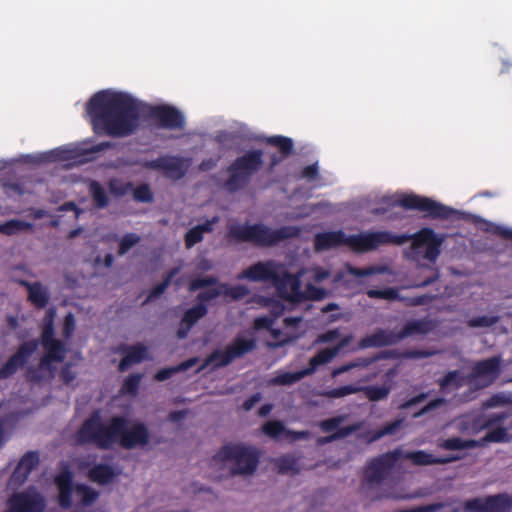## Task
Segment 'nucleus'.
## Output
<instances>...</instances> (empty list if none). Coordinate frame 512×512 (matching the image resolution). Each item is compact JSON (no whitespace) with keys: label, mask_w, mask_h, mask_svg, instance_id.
Masks as SVG:
<instances>
[{"label":"nucleus","mask_w":512,"mask_h":512,"mask_svg":"<svg viewBox=\"0 0 512 512\" xmlns=\"http://www.w3.org/2000/svg\"><path fill=\"white\" fill-rule=\"evenodd\" d=\"M147 105L132 94L117 89L96 92L85 105V116L98 134L124 137L139 126V116Z\"/></svg>","instance_id":"1"},{"label":"nucleus","mask_w":512,"mask_h":512,"mask_svg":"<svg viewBox=\"0 0 512 512\" xmlns=\"http://www.w3.org/2000/svg\"><path fill=\"white\" fill-rule=\"evenodd\" d=\"M148 440L149 433L143 423L127 421L121 417H114L104 423L99 413L93 414L77 434L78 442H92L103 448L114 443H119L125 448H134L146 445Z\"/></svg>","instance_id":"2"},{"label":"nucleus","mask_w":512,"mask_h":512,"mask_svg":"<svg viewBox=\"0 0 512 512\" xmlns=\"http://www.w3.org/2000/svg\"><path fill=\"white\" fill-rule=\"evenodd\" d=\"M238 279H246L252 282L272 281L280 298L292 305L301 302L305 298L321 299L325 292L311 283H307L302 291L296 277L286 273L285 268L273 261L258 262L244 269Z\"/></svg>","instance_id":"3"},{"label":"nucleus","mask_w":512,"mask_h":512,"mask_svg":"<svg viewBox=\"0 0 512 512\" xmlns=\"http://www.w3.org/2000/svg\"><path fill=\"white\" fill-rule=\"evenodd\" d=\"M507 417L506 414H479L467 415L457 420L456 425L463 433L476 435L484 429H488L487 434L480 440H463L454 437L442 441L439 446L446 450H462L483 446L486 443L508 442L512 439L509 428L497 426V424Z\"/></svg>","instance_id":"4"},{"label":"nucleus","mask_w":512,"mask_h":512,"mask_svg":"<svg viewBox=\"0 0 512 512\" xmlns=\"http://www.w3.org/2000/svg\"><path fill=\"white\" fill-rule=\"evenodd\" d=\"M201 288H205V291L199 295L201 303L187 310L184 314L181 327L178 331V335L181 338L185 337L191 326L206 314L207 308L203 304L204 301L218 296H223L225 299L238 300L248 294V289L245 286H229L225 284L215 285V280L211 277L195 279L190 284V290L192 291Z\"/></svg>","instance_id":"5"},{"label":"nucleus","mask_w":512,"mask_h":512,"mask_svg":"<svg viewBox=\"0 0 512 512\" xmlns=\"http://www.w3.org/2000/svg\"><path fill=\"white\" fill-rule=\"evenodd\" d=\"M403 237L392 236L391 233L379 231L373 233H361L358 235H346L342 231L324 232L315 237L317 251H325L340 246H346L356 252H367L388 242H403Z\"/></svg>","instance_id":"6"},{"label":"nucleus","mask_w":512,"mask_h":512,"mask_svg":"<svg viewBox=\"0 0 512 512\" xmlns=\"http://www.w3.org/2000/svg\"><path fill=\"white\" fill-rule=\"evenodd\" d=\"M391 235L395 237H403V243L408 239H411V246L408 252V256L416 262L420 263L422 261H426L428 263L426 270L428 271L429 275L423 282L417 283L415 286L426 285L437 278V272L433 268V264L438 258L440 254V247L445 240V236L443 234H437L430 228H423L412 236ZM393 243L397 244L396 242ZM400 244H402V242Z\"/></svg>","instance_id":"7"},{"label":"nucleus","mask_w":512,"mask_h":512,"mask_svg":"<svg viewBox=\"0 0 512 512\" xmlns=\"http://www.w3.org/2000/svg\"><path fill=\"white\" fill-rule=\"evenodd\" d=\"M259 454L255 448L241 444H230L222 447L212 458L211 466L220 475L226 473L250 475L258 465Z\"/></svg>","instance_id":"8"},{"label":"nucleus","mask_w":512,"mask_h":512,"mask_svg":"<svg viewBox=\"0 0 512 512\" xmlns=\"http://www.w3.org/2000/svg\"><path fill=\"white\" fill-rule=\"evenodd\" d=\"M352 340L351 335H341L339 330H330L318 337V342L329 343L333 347L321 350L310 360V368L299 372H279L273 379L271 384L288 385L292 384L306 375L313 373L319 366L329 363L344 347Z\"/></svg>","instance_id":"9"},{"label":"nucleus","mask_w":512,"mask_h":512,"mask_svg":"<svg viewBox=\"0 0 512 512\" xmlns=\"http://www.w3.org/2000/svg\"><path fill=\"white\" fill-rule=\"evenodd\" d=\"M501 359L492 357L476 363L467 378L460 377L459 373L451 372L441 383L443 391H451L467 384L471 388H484L490 385L499 375Z\"/></svg>","instance_id":"10"},{"label":"nucleus","mask_w":512,"mask_h":512,"mask_svg":"<svg viewBox=\"0 0 512 512\" xmlns=\"http://www.w3.org/2000/svg\"><path fill=\"white\" fill-rule=\"evenodd\" d=\"M382 203L387 207L401 206L405 209L418 210L427 216L435 218H448L457 213L456 210L431 198L407 192H397L392 195L383 196Z\"/></svg>","instance_id":"11"},{"label":"nucleus","mask_w":512,"mask_h":512,"mask_svg":"<svg viewBox=\"0 0 512 512\" xmlns=\"http://www.w3.org/2000/svg\"><path fill=\"white\" fill-rule=\"evenodd\" d=\"M55 484L58 490V503L61 508H70L74 496L82 506L91 505L97 498L98 492L85 485H72V473L67 466H63L55 477Z\"/></svg>","instance_id":"12"},{"label":"nucleus","mask_w":512,"mask_h":512,"mask_svg":"<svg viewBox=\"0 0 512 512\" xmlns=\"http://www.w3.org/2000/svg\"><path fill=\"white\" fill-rule=\"evenodd\" d=\"M55 317L53 310L47 312L46 317L43 320V331H42V345L44 349V355L40 361V375L33 376L32 378H45L52 376L55 364L60 363L65 355L64 346L53 338L52 323Z\"/></svg>","instance_id":"13"},{"label":"nucleus","mask_w":512,"mask_h":512,"mask_svg":"<svg viewBox=\"0 0 512 512\" xmlns=\"http://www.w3.org/2000/svg\"><path fill=\"white\" fill-rule=\"evenodd\" d=\"M296 227L288 226L278 231H272L263 225H233L230 235L238 240L251 241L260 245H271L284 238L297 235Z\"/></svg>","instance_id":"14"},{"label":"nucleus","mask_w":512,"mask_h":512,"mask_svg":"<svg viewBox=\"0 0 512 512\" xmlns=\"http://www.w3.org/2000/svg\"><path fill=\"white\" fill-rule=\"evenodd\" d=\"M262 165V152L249 151L239 157L229 168V177L225 182L228 190H236L247 183L250 176Z\"/></svg>","instance_id":"15"},{"label":"nucleus","mask_w":512,"mask_h":512,"mask_svg":"<svg viewBox=\"0 0 512 512\" xmlns=\"http://www.w3.org/2000/svg\"><path fill=\"white\" fill-rule=\"evenodd\" d=\"M103 148V145L92 146L88 142L80 144H71L42 154L39 157L40 162H61L64 166L81 164L90 159L89 154Z\"/></svg>","instance_id":"16"},{"label":"nucleus","mask_w":512,"mask_h":512,"mask_svg":"<svg viewBox=\"0 0 512 512\" xmlns=\"http://www.w3.org/2000/svg\"><path fill=\"white\" fill-rule=\"evenodd\" d=\"M255 345V337L252 331L240 334L225 350L216 351L204 363L201 368L209 365L223 366L237 357L251 351Z\"/></svg>","instance_id":"17"},{"label":"nucleus","mask_w":512,"mask_h":512,"mask_svg":"<svg viewBox=\"0 0 512 512\" xmlns=\"http://www.w3.org/2000/svg\"><path fill=\"white\" fill-rule=\"evenodd\" d=\"M299 318H285L283 320V328H278L276 325V318L267 316L258 317L254 321V329L269 331L271 336L275 339V345L284 344L290 340L298 337V323Z\"/></svg>","instance_id":"18"},{"label":"nucleus","mask_w":512,"mask_h":512,"mask_svg":"<svg viewBox=\"0 0 512 512\" xmlns=\"http://www.w3.org/2000/svg\"><path fill=\"white\" fill-rule=\"evenodd\" d=\"M512 498L507 494L478 497L464 503L466 512H509Z\"/></svg>","instance_id":"19"},{"label":"nucleus","mask_w":512,"mask_h":512,"mask_svg":"<svg viewBox=\"0 0 512 512\" xmlns=\"http://www.w3.org/2000/svg\"><path fill=\"white\" fill-rule=\"evenodd\" d=\"M378 359H359L349 364L338 367L332 371V376L336 377L342 373L353 371L355 377H359L361 382L372 380L379 372Z\"/></svg>","instance_id":"20"},{"label":"nucleus","mask_w":512,"mask_h":512,"mask_svg":"<svg viewBox=\"0 0 512 512\" xmlns=\"http://www.w3.org/2000/svg\"><path fill=\"white\" fill-rule=\"evenodd\" d=\"M189 166L188 160L176 157H161L145 164V167L162 171L167 177L172 179L182 177Z\"/></svg>","instance_id":"21"},{"label":"nucleus","mask_w":512,"mask_h":512,"mask_svg":"<svg viewBox=\"0 0 512 512\" xmlns=\"http://www.w3.org/2000/svg\"><path fill=\"white\" fill-rule=\"evenodd\" d=\"M149 111L163 127L177 129L184 126V116L175 107L162 104L150 107Z\"/></svg>","instance_id":"22"},{"label":"nucleus","mask_w":512,"mask_h":512,"mask_svg":"<svg viewBox=\"0 0 512 512\" xmlns=\"http://www.w3.org/2000/svg\"><path fill=\"white\" fill-rule=\"evenodd\" d=\"M38 463L39 458L36 453H27L24 455L9 479L8 488L14 490L22 485L27 479L29 473L38 465Z\"/></svg>","instance_id":"23"},{"label":"nucleus","mask_w":512,"mask_h":512,"mask_svg":"<svg viewBox=\"0 0 512 512\" xmlns=\"http://www.w3.org/2000/svg\"><path fill=\"white\" fill-rule=\"evenodd\" d=\"M37 344L28 342L23 344L18 353L9 359V361L0 369V378H7L12 375L21 365L28 362L35 353Z\"/></svg>","instance_id":"24"},{"label":"nucleus","mask_w":512,"mask_h":512,"mask_svg":"<svg viewBox=\"0 0 512 512\" xmlns=\"http://www.w3.org/2000/svg\"><path fill=\"white\" fill-rule=\"evenodd\" d=\"M396 458V453H393L372 461L365 470V479L371 483L379 482L386 476Z\"/></svg>","instance_id":"25"},{"label":"nucleus","mask_w":512,"mask_h":512,"mask_svg":"<svg viewBox=\"0 0 512 512\" xmlns=\"http://www.w3.org/2000/svg\"><path fill=\"white\" fill-rule=\"evenodd\" d=\"M263 433L275 439H298L305 435L304 432H291L278 421H270L263 425Z\"/></svg>","instance_id":"26"},{"label":"nucleus","mask_w":512,"mask_h":512,"mask_svg":"<svg viewBox=\"0 0 512 512\" xmlns=\"http://www.w3.org/2000/svg\"><path fill=\"white\" fill-rule=\"evenodd\" d=\"M407 458L411 459V461L415 464L419 465H428L434 463H448L455 460H458L459 456H453L448 458H436L432 454H428L424 451H417L406 455Z\"/></svg>","instance_id":"27"},{"label":"nucleus","mask_w":512,"mask_h":512,"mask_svg":"<svg viewBox=\"0 0 512 512\" xmlns=\"http://www.w3.org/2000/svg\"><path fill=\"white\" fill-rule=\"evenodd\" d=\"M401 336H396L391 333H386L384 331L377 332L371 336L364 338L361 341L360 346L362 348L372 347V346H382L388 345L395 342Z\"/></svg>","instance_id":"28"},{"label":"nucleus","mask_w":512,"mask_h":512,"mask_svg":"<svg viewBox=\"0 0 512 512\" xmlns=\"http://www.w3.org/2000/svg\"><path fill=\"white\" fill-rule=\"evenodd\" d=\"M117 472L110 466L97 465L89 471V478L99 484L109 483Z\"/></svg>","instance_id":"29"},{"label":"nucleus","mask_w":512,"mask_h":512,"mask_svg":"<svg viewBox=\"0 0 512 512\" xmlns=\"http://www.w3.org/2000/svg\"><path fill=\"white\" fill-rule=\"evenodd\" d=\"M341 420H342L341 418H334V419L323 421L321 423V427H322L323 431H325V432H333V431H335V433L331 437L320 438L318 440L319 444H324V443H326L328 441H331L332 439H335V438H338V437H343V436L347 435L350 432V430L346 429V428L338 429V426H339Z\"/></svg>","instance_id":"30"},{"label":"nucleus","mask_w":512,"mask_h":512,"mask_svg":"<svg viewBox=\"0 0 512 512\" xmlns=\"http://www.w3.org/2000/svg\"><path fill=\"white\" fill-rule=\"evenodd\" d=\"M146 355V349L141 345L129 348L119 365L120 370L124 371L132 364L140 362L146 357Z\"/></svg>","instance_id":"31"},{"label":"nucleus","mask_w":512,"mask_h":512,"mask_svg":"<svg viewBox=\"0 0 512 512\" xmlns=\"http://www.w3.org/2000/svg\"><path fill=\"white\" fill-rule=\"evenodd\" d=\"M27 288L30 301L38 307H43L48 300L46 289L39 283L29 284Z\"/></svg>","instance_id":"32"},{"label":"nucleus","mask_w":512,"mask_h":512,"mask_svg":"<svg viewBox=\"0 0 512 512\" xmlns=\"http://www.w3.org/2000/svg\"><path fill=\"white\" fill-rule=\"evenodd\" d=\"M32 224L26 221L11 220L0 224V232L7 235L19 233L31 229Z\"/></svg>","instance_id":"33"},{"label":"nucleus","mask_w":512,"mask_h":512,"mask_svg":"<svg viewBox=\"0 0 512 512\" xmlns=\"http://www.w3.org/2000/svg\"><path fill=\"white\" fill-rule=\"evenodd\" d=\"M509 404H512V393L501 392V393H497V394L493 395L487 401H485L483 404V407L485 409H488V408L504 407Z\"/></svg>","instance_id":"34"},{"label":"nucleus","mask_w":512,"mask_h":512,"mask_svg":"<svg viewBox=\"0 0 512 512\" xmlns=\"http://www.w3.org/2000/svg\"><path fill=\"white\" fill-rule=\"evenodd\" d=\"M211 225L212 223H205L190 229L186 234L187 247H192L199 242L202 239L203 233L211 230Z\"/></svg>","instance_id":"35"},{"label":"nucleus","mask_w":512,"mask_h":512,"mask_svg":"<svg viewBox=\"0 0 512 512\" xmlns=\"http://www.w3.org/2000/svg\"><path fill=\"white\" fill-rule=\"evenodd\" d=\"M197 362V359L193 358V359H190L178 366H175V367H172V368H166V369H163L161 371H159L155 378L159 381H163V380H166L168 379L172 374L178 372V371H183V370H186L192 366H194Z\"/></svg>","instance_id":"36"},{"label":"nucleus","mask_w":512,"mask_h":512,"mask_svg":"<svg viewBox=\"0 0 512 512\" xmlns=\"http://www.w3.org/2000/svg\"><path fill=\"white\" fill-rule=\"evenodd\" d=\"M460 509L459 505L452 506L450 504H433L428 506H423L415 509H411L404 512H458Z\"/></svg>","instance_id":"37"},{"label":"nucleus","mask_w":512,"mask_h":512,"mask_svg":"<svg viewBox=\"0 0 512 512\" xmlns=\"http://www.w3.org/2000/svg\"><path fill=\"white\" fill-rule=\"evenodd\" d=\"M482 229H484L487 232L499 235L500 237H502L504 239H512V229H510L508 227H505L502 225H497L494 223L485 222L482 225Z\"/></svg>","instance_id":"38"},{"label":"nucleus","mask_w":512,"mask_h":512,"mask_svg":"<svg viewBox=\"0 0 512 512\" xmlns=\"http://www.w3.org/2000/svg\"><path fill=\"white\" fill-rule=\"evenodd\" d=\"M266 141L277 147L283 154H288L293 146L292 140L282 136H273L267 138Z\"/></svg>","instance_id":"39"},{"label":"nucleus","mask_w":512,"mask_h":512,"mask_svg":"<svg viewBox=\"0 0 512 512\" xmlns=\"http://www.w3.org/2000/svg\"><path fill=\"white\" fill-rule=\"evenodd\" d=\"M89 188L97 207L102 208L106 206L108 198L103 189L95 182L90 183Z\"/></svg>","instance_id":"40"},{"label":"nucleus","mask_w":512,"mask_h":512,"mask_svg":"<svg viewBox=\"0 0 512 512\" xmlns=\"http://www.w3.org/2000/svg\"><path fill=\"white\" fill-rule=\"evenodd\" d=\"M362 390V387L355 384L346 385L327 392L329 397L341 398L350 394H354Z\"/></svg>","instance_id":"41"},{"label":"nucleus","mask_w":512,"mask_h":512,"mask_svg":"<svg viewBox=\"0 0 512 512\" xmlns=\"http://www.w3.org/2000/svg\"><path fill=\"white\" fill-rule=\"evenodd\" d=\"M368 296L371 298H381L386 300H396L400 299L398 291L388 288V289H371L367 292Z\"/></svg>","instance_id":"42"},{"label":"nucleus","mask_w":512,"mask_h":512,"mask_svg":"<svg viewBox=\"0 0 512 512\" xmlns=\"http://www.w3.org/2000/svg\"><path fill=\"white\" fill-rule=\"evenodd\" d=\"M389 391L390 389L385 386L368 387L365 389V394L370 400L377 401L386 398L389 394Z\"/></svg>","instance_id":"43"},{"label":"nucleus","mask_w":512,"mask_h":512,"mask_svg":"<svg viewBox=\"0 0 512 512\" xmlns=\"http://www.w3.org/2000/svg\"><path fill=\"white\" fill-rule=\"evenodd\" d=\"M386 270L385 267L380 266H371L364 269H356V268H348L350 274L356 277L369 276L373 274L383 273Z\"/></svg>","instance_id":"44"},{"label":"nucleus","mask_w":512,"mask_h":512,"mask_svg":"<svg viewBox=\"0 0 512 512\" xmlns=\"http://www.w3.org/2000/svg\"><path fill=\"white\" fill-rule=\"evenodd\" d=\"M496 322V318L492 316H479L469 319L470 327H489Z\"/></svg>","instance_id":"45"},{"label":"nucleus","mask_w":512,"mask_h":512,"mask_svg":"<svg viewBox=\"0 0 512 512\" xmlns=\"http://www.w3.org/2000/svg\"><path fill=\"white\" fill-rule=\"evenodd\" d=\"M139 241V238L135 234H128L124 236L120 242V254L126 253L132 246Z\"/></svg>","instance_id":"46"},{"label":"nucleus","mask_w":512,"mask_h":512,"mask_svg":"<svg viewBox=\"0 0 512 512\" xmlns=\"http://www.w3.org/2000/svg\"><path fill=\"white\" fill-rule=\"evenodd\" d=\"M110 191L116 196L124 195L130 189V185L125 184L119 180H112L110 182Z\"/></svg>","instance_id":"47"},{"label":"nucleus","mask_w":512,"mask_h":512,"mask_svg":"<svg viewBox=\"0 0 512 512\" xmlns=\"http://www.w3.org/2000/svg\"><path fill=\"white\" fill-rule=\"evenodd\" d=\"M8 422H9L8 414H7L6 410L2 406H0V446L6 440L5 428L7 427Z\"/></svg>","instance_id":"48"},{"label":"nucleus","mask_w":512,"mask_h":512,"mask_svg":"<svg viewBox=\"0 0 512 512\" xmlns=\"http://www.w3.org/2000/svg\"><path fill=\"white\" fill-rule=\"evenodd\" d=\"M140 383V376L139 375H133L129 377L122 388V391L124 393H134Z\"/></svg>","instance_id":"49"},{"label":"nucleus","mask_w":512,"mask_h":512,"mask_svg":"<svg viewBox=\"0 0 512 512\" xmlns=\"http://www.w3.org/2000/svg\"><path fill=\"white\" fill-rule=\"evenodd\" d=\"M402 420H396L388 425H386L381 431H379L373 439H378L384 435L393 434L396 430L401 426Z\"/></svg>","instance_id":"50"},{"label":"nucleus","mask_w":512,"mask_h":512,"mask_svg":"<svg viewBox=\"0 0 512 512\" xmlns=\"http://www.w3.org/2000/svg\"><path fill=\"white\" fill-rule=\"evenodd\" d=\"M134 197L139 201L147 202L151 200L152 196L148 186L143 185L134 190Z\"/></svg>","instance_id":"51"},{"label":"nucleus","mask_w":512,"mask_h":512,"mask_svg":"<svg viewBox=\"0 0 512 512\" xmlns=\"http://www.w3.org/2000/svg\"><path fill=\"white\" fill-rule=\"evenodd\" d=\"M75 329V319L72 314H68L64 320L63 334L66 337H70Z\"/></svg>","instance_id":"52"},{"label":"nucleus","mask_w":512,"mask_h":512,"mask_svg":"<svg viewBox=\"0 0 512 512\" xmlns=\"http://www.w3.org/2000/svg\"><path fill=\"white\" fill-rule=\"evenodd\" d=\"M310 278L314 280L315 283L321 282L323 279L329 276V272L322 270L320 268H314L309 272Z\"/></svg>","instance_id":"53"},{"label":"nucleus","mask_w":512,"mask_h":512,"mask_svg":"<svg viewBox=\"0 0 512 512\" xmlns=\"http://www.w3.org/2000/svg\"><path fill=\"white\" fill-rule=\"evenodd\" d=\"M318 174V169L316 165H310L304 168L302 172V177L305 178L307 181H313L316 179Z\"/></svg>","instance_id":"54"},{"label":"nucleus","mask_w":512,"mask_h":512,"mask_svg":"<svg viewBox=\"0 0 512 512\" xmlns=\"http://www.w3.org/2000/svg\"><path fill=\"white\" fill-rule=\"evenodd\" d=\"M195 268L197 271H207L212 268V262L204 257L196 260Z\"/></svg>","instance_id":"55"},{"label":"nucleus","mask_w":512,"mask_h":512,"mask_svg":"<svg viewBox=\"0 0 512 512\" xmlns=\"http://www.w3.org/2000/svg\"><path fill=\"white\" fill-rule=\"evenodd\" d=\"M176 272H177L176 270H175V271H173V272L169 275L168 279H166V281H165L162 285L158 286V287H157V288L152 292V294L150 295V297H149V298H152V297H155V296H157V295L161 294V293L164 291V289L167 287V285H168L169 281L173 278V276H174V274H175Z\"/></svg>","instance_id":"56"},{"label":"nucleus","mask_w":512,"mask_h":512,"mask_svg":"<svg viewBox=\"0 0 512 512\" xmlns=\"http://www.w3.org/2000/svg\"><path fill=\"white\" fill-rule=\"evenodd\" d=\"M423 324L421 323H410L407 326V331L405 334H411L413 332H426L427 329L422 327Z\"/></svg>","instance_id":"57"},{"label":"nucleus","mask_w":512,"mask_h":512,"mask_svg":"<svg viewBox=\"0 0 512 512\" xmlns=\"http://www.w3.org/2000/svg\"><path fill=\"white\" fill-rule=\"evenodd\" d=\"M186 416V412L185 411H176V412H172L169 416V420L171 422H174V423H177L179 421H181L182 419H184Z\"/></svg>","instance_id":"58"},{"label":"nucleus","mask_w":512,"mask_h":512,"mask_svg":"<svg viewBox=\"0 0 512 512\" xmlns=\"http://www.w3.org/2000/svg\"><path fill=\"white\" fill-rule=\"evenodd\" d=\"M261 399V396L260 394H256L254 395L253 397H251L249 400H247L245 403H244V408L245 410H250L254 407V405L259 402Z\"/></svg>","instance_id":"59"},{"label":"nucleus","mask_w":512,"mask_h":512,"mask_svg":"<svg viewBox=\"0 0 512 512\" xmlns=\"http://www.w3.org/2000/svg\"><path fill=\"white\" fill-rule=\"evenodd\" d=\"M312 213V208L311 207H304L301 212L297 213V214H293L292 215V218H298V217H303V216H307L309 214Z\"/></svg>","instance_id":"60"},{"label":"nucleus","mask_w":512,"mask_h":512,"mask_svg":"<svg viewBox=\"0 0 512 512\" xmlns=\"http://www.w3.org/2000/svg\"><path fill=\"white\" fill-rule=\"evenodd\" d=\"M61 210H71V211H74L76 217H78V215L80 213L79 210L75 207V205L73 203H67V204L63 205L61 207Z\"/></svg>","instance_id":"61"},{"label":"nucleus","mask_w":512,"mask_h":512,"mask_svg":"<svg viewBox=\"0 0 512 512\" xmlns=\"http://www.w3.org/2000/svg\"><path fill=\"white\" fill-rule=\"evenodd\" d=\"M290 461V458H284L281 460V464H280V469L284 472H289L290 470H292V467L286 465V462H289Z\"/></svg>","instance_id":"62"},{"label":"nucleus","mask_w":512,"mask_h":512,"mask_svg":"<svg viewBox=\"0 0 512 512\" xmlns=\"http://www.w3.org/2000/svg\"><path fill=\"white\" fill-rule=\"evenodd\" d=\"M272 410V406L271 405H263L260 410H259V414L261 416H266L267 414L270 413V411Z\"/></svg>","instance_id":"63"},{"label":"nucleus","mask_w":512,"mask_h":512,"mask_svg":"<svg viewBox=\"0 0 512 512\" xmlns=\"http://www.w3.org/2000/svg\"><path fill=\"white\" fill-rule=\"evenodd\" d=\"M62 378H63V380H64L65 382H70V381H72V380H73V378H74V377H73V375H71V374L68 372V370L66 369V370H63V371H62Z\"/></svg>","instance_id":"64"}]
</instances>
